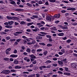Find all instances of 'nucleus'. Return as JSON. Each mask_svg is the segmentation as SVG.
I'll return each instance as SVG.
<instances>
[{
	"instance_id": "44",
	"label": "nucleus",
	"mask_w": 77,
	"mask_h": 77,
	"mask_svg": "<svg viewBox=\"0 0 77 77\" xmlns=\"http://www.w3.org/2000/svg\"><path fill=\"white\" fill-rule=\"evenodd\" d=\"M58 73H59V74H63V72H62L60 71H58Z\"/></svg>"
},
{
	"instance_id": "20",
	"label": "nucleus",
	"mask_w": 77,
	"mask_h": 77,
	"mask_svg": "<svg viewBox=\"0 0 77 77\" xmlns=\"http://www.w3.org/2000/svg\"><path fill=\"white\" fill-rule=\"evenodd\" d=\"M46 20H49V21H51V19L50 17H47L46 18Z\"/></svg>"
},
{
	"instance_id": "62",
	"label": "nucleus",
	"mask_w": 77,
	"mask_h": 77,
	"mask_svg": "<svg viewBox=\"0 0 77 77\" xmlns=\"http://www.w3.org/2000/svg\"><path fill=\"white\" fill-rule=\"evenodd\" d=\"M12 67L11 66H9L8 67V69H12Z\"/></svg>"
},
{
	"instance_id": "15",
	"label": "nucleus",
	"mask_w": 77,
	"mask_h": 77,
	"mask_svg": "<svg viewBox=\"0 0 77 77\" xmlns=\"http://www.w3.org/2000/svg\"><path fill=\"white\" fill-rule=\"evenodd\" d=\"M14 68L15 69H20V68H21V66H15Z\"/></svg>"
},
{
	"instance_id": "50",
	"label": "nucleus",
	"mask_w": 77,
	"mask_h": 77,
	"mask_svg": "<svg viewBox=\"0 0 77 77\" xmlns=\"http://www.w3.org/2000/svg\"><path fill=\"white\" fill-rule=\"evenodd\" d=\"M9 31H10V30L9 29H5V32H9Z\"/></svg>"
},
{
	"instance_id": "52",
	"label": "nucleus",
	"mask_w": 77,
	"mask_h": 77,
	"mask_svg": "<svg viewBox=\"0 0 77 77\" xmlns=\"http://www.w3.org/2000/svg\"><path fill=\"white\" fill-rule=\"evenodd\" d=\"M42 1H39L38 2V4L39 5H41V4H42Z\"/></svg>"
},
{
	"instance_id": "24",
	"label": "nucleus",
	"mask_w": 77,
	"mask_h": 77,
	"mask_svg": "<svg viewBox=\"0 0 77 77\" xmlns=\"http://www.w3.org/2000/svg\"><path fill=\"white\" fill-rule=\"evenodd\" d=\"M10 3L12 5H15V2L14 1H12L10 2Z\"/></svg>"
},
{
	"instance_id": "9",
	"label": "nucleus",
	"mask_w": 77,
	"mask_h": 77,
	"mask_svg": "<svg viewBox=\"0 0 77 77\" xmlns=\"http://www.w3.org/2000/svg\"><path fill=\"white\" fill-rule=\"evenodd\" d=\"M26 51L28 53H30V51H31V50L30 48H27L26 50Z\"/></svg>"
},
{
	"instance_id": "60",
	"label": "nucleus",
	"mask_w": 77,
	"mask_h": 77,
	"mask_svg": "<svg viewBox=\"0 0 77 77\" xmlns=\"http://www.w3.org/2000/svg\"><path fill=\"white\" fill-rule=\"evenodd\" d=\"M65 69L66 71H68V68L67 67H65Z\"/></svg>"
},
{
	"instance_id": "40",
	"label": "nucleus",
	"mask_w": 77,
	"mask_h": 77,
	"mask_svg": "<svg viewBox=\"0 0 77 77\" xmlns=\"http://www.w3.org/2000/svg\"><path fill=\"white\" fill-rule=\"evenodd\" d=\"M46 62L48 63H51V61H50V60H48L46 61Z\"/></svg>"
},
{
	"instance_id": "7",
	"label": "nucleus",
	"mask_w": 77,
	"mask_h": 77,
	"mask_svg": "<svg viewBox=\"0 0 77 77\" xmlns=\"http://www.w3.org/2000/svg\"><path fill=\"white\" fill-rule=\"evenodd\" d=\"M13 23H14V21H11L8 22V23L9 25H12V24H13Z\"/></svg>"
},
{
	"instance_id": "10",
	"label": "nucleus",
	"mask_w": 77,
	"mask_h": 77,
	"mask_svg": "<svg viewBox=\"0 0 77 77\" xmlns=\"http://www.w3.org/2000/svg\"><path fill=\"white\" fill-rule=\"evenodd\" d=\"M58 63L60 65H63V62L60 61H58Z\"/></svg>"
},
{
	"instance_id": "5",
	"label": "nucleus",
	"mask_w": 77,
	"mask_h": 77,
	"mask_svg": "<svg viewBox=\"0 0 77 77\" xmlns=\"http://www.w3.org/2000/svg\"><path fill=\"white\" fill-rule=\"evenodd\" d=\"M67 10H68V11H75V8H67Z\"/></svg>"
},
{
	"instance_id": "59",
	"label": "nucleus",
	"mask_w": 77,
	"mask_h": 77,
	"mask_svg": "<svg viewBox=\"0 0 77 77\" xmlns=\"http://www.w3.org/2000/svg\"><path fill=\"white\" fill-rule=\"evenodd\" d=\"M26 21H31V20H30V19H29V18H28L26 20Z\"/></svg>"
},
{
	"instance_id": "53",
	"label": "nucleus",
	"mask_w": 77,
	"mask_h": 77,
	"mask_svg": "<svg viewBox=\"0 0 77 77\" xmlns=\"http://www.w3.org/2000/svg\"><path fill=\"white\" fill-rule=\"evenodd\" d=\"M23 54H24V55H27L28 54L27 52H24L23 53Z\"/></svg>"
},
{
	"instance_id": "28",
	"label": "nucleus",
	"mask_w": 77,
	"mask_h": 77,
	"mask_svg": "<svg viewBox=\"0 0 77 77\" xmlns=\"http://www.w3.org/2000/svg\"><path fill=\"white\" fill-rule=\"evenodd\" d=\"M16 39H11L10 40V41H11V42H12V41H15Z\"/></svg>"
},
{
	"instance_id": "51",
	"label": "nucleus",
	"mask_w": 77,
	"mask_h": 77,
	"mask_svg": "<svg viewBox=\"0 0 77 77\" xmlns=\"http://www.w3.org/2000/svg\"><path fill=\"white\" fill-rule=\"evenodd\" d=\"M52 65L54 66H57V64H52Z\"/></svg>"
},
{
	"instance_id": "58",
	"label": "nucleus",
	"mask_w": 77,
	"mask_h": 77,
	"mask_svg": "<svg viewBox=\"0 0 77 77\" xmlns=\"http://www.w3.org/2000/svg\"><path fill=\"white\" fill-rule=\"evenodd\" d=\"M58 54H59L60 55H62V54H63V53L62 52H59Z\"/></svg>"
},
{
	"instance_id": "34",
	"label": "nucleus",
	"mask_w": 77,
	"mask_h": 77,
	"mask_svg": "<svg viewBox=\"0 0 77 77\" xmlns=\"http://www.w3.org/2000/svg\"><path fill=\"white\" fill-rule=\"evenodd\" d=\"M10 50H11V48H9L6 50V51H10Z\"/></svg>"
},
{
	"instance_id": "47",
	"label": "nucleus",
	"mask_w": 77,
	"mask_h": 77,
	"mask_svg": "<svg viewBox=\"0 0 77 77\" xmlns=\"http://www.w3.org/2000/svg\"><path fill=\"white\" fill-rule=\"evenodd\" d=\"M61 51L63 52V53H64L65 52V49H62L61 50Z\"/></svg>"
},
{
	"instance_id": "33",
	"label": "nucleus",
	"mask_w": 77,
	"mask_h": 77,
	"mask_svg": "<svg viewBox=\"0 0 77 77\" xmlns=\"http://www.w3.org/2000/svg\"><path fill=\"white\" fill-rule=\"evenodd\" d=\"M4 60H6V61H8V60H9V58H4Z\"/></svg>"
},
{
	"instance_id": "32",
	"label": "nucleus",
	"mask_w": 77,
	"mask_h": 77,
	"mask_svg": "<svg viewBox=\"0 0 77 77\" xmlns=\"http://www.w3.org/2000/svg\"><path fill=\"white\" fill-rule=\"evenodd\" d=\"M11 71L12 72H16V70L14 69L11 70Z\"/></svg>"
},
{
	"instance_id": "13",
	"label": "nucleus",
	"mask_w": 77,
	"mask_h": 77,
	"mask_svg": "<svg viewBox=\"0 0 77 77\" xmlns=\"http://www.w3.org/2000/svg\"><path fill=\"white\" fill-rule=\"evenodd\" d=\"M7 18L8 20H13V17L7 16Z\"/></svg>"
},
{
	"instance_id": "27",
	"label": "nucleus",
	"mask_w": 77,
	"mask_h": 77,
	"mask_svg": "<svg viewBox=\"0 0 77 77\" xmlns=\"http://www.w3.org/2000/svg\"><path fill=\"white\" fill-rule=\"evenodd\" d=\"M27 5L28 6H29V7H32V5L30 4H29V3H27Z\"/></svg>"
},
{
	"instance_id": "54",
	"label": "nucleus",
	"mask_w": 77,
	"mask_h": 77,
	"mask_svg": "<svg viewBox=\"0 0 77 77\" xmlns=\"http://www.w3.org/2000/svg\"><path fill=\"white\" fill-rule=\"evenodd\" d=\"M6 34H7V33L6 32H2V35H5Z\"/></svg>"
},
{
	"instance_id": "63",
	"label": "nucleus",
	"mask_w": 77,
	"mask_h": 77,
	"mask_svg": "<svg viewBox=\"0 0 77 77\" xmlns=\"http://www.w3.org/2000/svg\"><path fill=\"white\" fill-rule=\"evenodd\" d=\"M45 4L46 5H49V4H48V2H46L45 3Z\"/></svg>"
},
{
	"instance_id": "6",
	"label": "nucleus",
	"mask_w": 77,
	"mask_h": 77,
	"mask_svg": "<svg viewBox=\"0 0 77 77\" xmlns=\"http://www.w3.org/2000/svg\"><path fill=\"white\" fill-rule=\"evenodd\" d=\"M24 59L25 60H26L27 62H30V59L28 58L27 57H24Z\"/></svg>"
},
{
	"instance_id": "49",
	"label": "nucleus",
	"mask_w": 77,
	"mask_h": 77,
	"mask_svg": "<svg viewBox=\"0 0 77 77\" xmlns=\"http://www.w3.org/2000/svg\"><path fill=\"white\" fill-rule=\"evenodd\" d=\"M37 62L36 61H34L33 62H32V63H33V64H36Z\"/></svg>"
},
{
	"instance_id": "26",
	"label": "nucleus",
	"mask_w": 77,
	"mask_h": 77,
	"mask_svg": "<svg viewBox=\"0 0 77 77\" xmlns=\"http://www.w3.org/2000/svg\"><path fill=\"white\" fill-rule=\"evenodd\" d=\"M39 45H45V43H39Z\"/></svg>"
},
{
	"instance_id": "25",
	"label": "nucleus",
	"mask_w": 77,
	"mask_h": 77,
	"mask_svg": "<svg viewBox=\"0 0 77 77\" xmlns=\"http://www.w3.org/2000/svg\"><path fill=\"white\" fill-rule=\"evenodd\" d=\"M32 17L33 18H38V16L37 15H33Z\"/></svg>"
},
{
	"instance_id": "16",
	"label": "nucleus",
	"mask_w": 77,
	"mask_h": 77,
	"mask_svg": "<svg viewBox=\"0 0 77 77\" xmlns=\"http://www.w3.org/2000/svg\"><path fill=\"white\" fill-rule=\"evenodd\" d=\"M13 20H19V18L17 17H13Z\"/></svg>"
},
{
	"instance_id": "39",
	"label": "nucleus",
	"mask_w": 77,
	"mask_h": 77,
	"mask_svg": "<svg viewBox=\"0 0 77 77\" xmlns=\"http://www.w3.org/2000/svg\"><path fill=\"white\" fill-rule=\"evenodd\" d=\"M23 44H26V43L27 42V41H26V39L23 40Z\"/></svg>"
},
{
	"instance_id": "46",
	"label": "nucleus",
	"mask_w": 77,
	"mask_h": 77,
	"mask_svg": "<svg viewBox=\"0 0 77 77\" xmlns=\"http://www.w3.org/2000/svg\"><path fill=\"white\" fill-rule=\"evenodd\" d=\"M14 44V45H18V42H15Z\"/></svg>"
},
{
	"instance_id": "29",
	"label": "nucleus",
	"mask_w": 77,
	"mask_h": 77,
	"mask_svg": "<svg viewBox=\"0 0 77 77\" xmlns=\"http://www.w3.org/2000/svg\"><path fill=\"white\" fill-rule=\"evenodd\" d=\"M66 42L67 43H70L71 42V39H69Z\"/></svg>"
},
{
	"instance_id": "3",
	"label": "nucleus",
	"mask_w": 77,
	"mask_h": 77,
	"mask_svg": "<svg viewBox=\"0 0 77 77\" xmlns=\"http://www.w3.org/2000/svg\"><path fill=\"white\" fill-rule=\"evenodd\" d=\"M76 63H73L71 64V65L72 67L73 68H76Z\"/></svg>"
},
{
	"instance_id": "48",
	"label": "nucleus",
	"mask_w": 77,
	"mask_h": 77,
	"mask_svg": "<svg viewBox=\"0 0 77 77\" xmlns=\"http://www.w3.org/2000/svg\"><path fill=\"white\" fill-rule=\"evenodd\" d=\"M46 36L47 38H51V36L49 35H46Z\"/></svg>"
},
{
	"instance_id": "43",
	"label": "nucleus",
	"mask_w": 77,
	"mask_h": 77,
	"mask_svg": "<svg viewBox=\"0 0 77 77\" xmlns=\"http://www.w3.org/2000/svg\"><path fill=\"white\" fill-rule=\"evenodd\" d=\"M38 39H41L42 38V37L41 36H38Z\"/></svg>"
},
{
	"instance_id": "37",
	"label": "nucleus",
	"mask_w": 77,
	"mask_h": 77,
	"mask_svg": "<svg viewBox=\"0 0 77 77\" xmlns=\"http://www.w3.org/2000/svg\"><path fill=\"white\" fill-rule=\"evenodd\" d=\"M47 47H49L50 46H52V45L51 44L49 43L47 45Z\"/></svg>"
},
{
	"instance_id": "21",
	"label": "nucleus",
	"mask_w": 77,
	"mask_h": 77,
	"mask_svg": "<svg viewBox=\"0 0 77 77\" xmlns=\"http://www.w3.org/2000/svg\"><path fill=\"white\" fill-rule=\"evenodd\" d=\"M49 2H51V3H54L56 2V0H49Z\"/></svg>"
},
{
	"instance_id": "56",
	"label": "nucleus",
	"mask_w": 77,
	"mask_h": 77,
	"mask_svg": "<svg viewBox=\"0 0 77 77\" xmlns=\"http://www.w3.org/2000/svg\"><path fill=\"white\" fill-rule=\"evenodd\" d=\"M14 54H16L17 53V50L15 49L14 51Z\"/></svg>"
},
{
	"instance_id": "4",
	"label": "nucleus",
	"mask_w": 77,
	"mask_h": 77,
	"mask_svg": "<svg viewBox=\"0 0 77 77\" xmlns=\"http://www.w3.org/2000/svg\"><path fill=\"white\" fill-rule=\"evenodd\" d=\"M11 57H18V55L15 54H12L10 55Z\"/></svg>"
},
{
	"instance_id": "55",
	"label": "nucleus",
	"mask_w": 77,
	"mask_h": 77,
	"mask_svg": "<svg viewBox=\"0 0 77 77\" xmlns=\"http://www.w3.org/2000/svg\"><path fill=\"white\" fill-rule=\"evenodd\" d=\"M27 32H31V30L28 29L26 30Z\"/></svg>"
},
{
	"instance_id": "17",
	"label": "nucleus",
	"mask_w": 77,
	"mask_h": 77,
	"mask_svg": "<svg viewBox=\"0 0 77 77\" xmlns=\"http://www.w3.org/2000/svg\"><path fill=\"white\" fill-rule=\"evenodd\" d=\"M63 35H64V34H63V33H58V36H63Z\"/></svg>"
},
{
	"instance_id": "57",
	"label": "nucleus",
	"mask_w": 77,
	"mask_h": 77,
	"mask_svg": "<svg viewBox=\"0 0 77 77\" xmlns=\"http://www.w3.org/2000/svg\"><path fill=\"white\" fill-rule=\"evenodd\" d=\"M63 2L65 3H69L68 1H64Z\"/></svg>"
},
{
	"instance_id": "2",
	"label": "nucleus",
	"mask_w": 77,
	"mask_h": 77,
	"mask_svg": "<svg viewBox=\"0 0 77 77\" xmlns=\"http://www.w3.org/2000/svg\"><path fill=\"white\" fill-rule=\"evenodd\" d=\"M23 32H15L14 33V35L15 36H18V34H21Z\"/></svg>"
},
{
	"instance_id": "35",
	"label": "nucleus",
	"mask_w": 77,
	"mask_h": 77,
	"mask_svg": "<svg viewBox=\"0 0 77 77\" xmlns=\"http://www.w3.org/2000/svg\"><path fill=\"white\" fill-rule=\"evenodd\" d=\"M36 41H35L34 40L32 41V42L31 43L32 44H35Z\"/></svg>"
},
{
	"instance_id": "64",
	"label": "nucleus",
	"mask_w": 77,
	"mask_h": 77,
	"mask_svg": "<svg viewBox=\"0 0 77 77\" xmlns=\"http://www.w3.org/2000/svg\"><path fill=\"white\" fill-rule=\"evenodd\" d=\"M53 77H57V75H54L52 76Z\"/></svg>"
},
{
	"instance_id": "14",
	"label": "nucleus",
	"mask_w": 77,
	"mask_h": 77,
	"mask_svg": "<svg viewBox=\"0 0 77 77\" xmlns=\"http://www.w3.org/2000/svg\"><path fill=\"white\" fill-rule=\"evenodd\" d=\"M58 17V18H60V14H58L57 15L55 14L54 16V17Z\"/></svg>"
},
{
	"instance_id": "41",
	"label": "nucleus",
	"mask_w": 77,
	"mask_h": 77,
	"mask_svg": "<svg viewBox=\"0 0 77 77\" xmlns=\"http://www.w3.org/2000/svg\"><path fill=\"white\" fill-rule=\"evenodd\" d=\"M21 40V39H17L16 40V41L17 42H20V41Z\"/></svg>"
},
{
	"instance_id": "8",
	"label": "nucleus",
	"mask_w": 77,
	"mask_h": 77,
	"mask_svg": "<svg viewBox=\"0 0 77 77\" xmlns=\"http://www.w3.org/2000/svg\"><path fill=\"white\" fill-rule=\"evenodd\" d=\"M29 56L33 59H36V56H34L33 54H31L29 55Z\"/></svg>"
},
{
	"instance_id": "22",
	"label": "nucleus",
	"mask_w": 77,
	"mask_h": 77,
	"mask_svg": "<svg viewBox=\"0 0 77 77\" xmlns=\"http://www.w3.org/2000/svg\"><path fill=\"white\" fill-rule=\"evenodd\" d=\"M42 50L41 49H38L37 50V52H40V51H42Z\"/></svg>"
},
{
	"instance_id": "36",
	"label": "nucleus",
	"mask_w": 77,
	"mask_h": 77,
	"mask_svg": "<svg viewBox=\"0 0 77 77\" xmlns=\"http://www.w3.org/2000/svg\"><path fill=\"white\" fill-rule=\"evenodd\" d=\"M31 51L32 53H35V49H32L31 50Z\"/></svg>"
},
{
	"instance_id": "61",
	"label": "nucleus",
	"mask_w": 77,
	"mask_h": 77,
	"mask_svg": "<svg viewBox=\"0 0 77 77\" xmlns=\"http://www.w3.org/2000/svg\"><path fill=\"white\" fill-rule=\"evenodd\" d=\"M66 11H65V10H62L61 11V12H62V13H65V12H66Z\"/></svg>"
},
{
	"instance_id": "11",
	"label": "nucleus",
	"mask_w": 77,
	"mask_h": 77,
	"mask_svg": "<svg viewBox=\"0 0 77 77\" xmlns=\"http://www.w3.org/2000/svg\"><path fill=\"white\" fill-rule=\"evenodd\" d=\"M63 74H64V75H68V76L71 75V74L68 72L64 73Z\"/></svg>"
},
{
	"instance_id": "12",
	"label": "nucleus",
	"mask_w": 77,
	"mask_h": 77,
	"mask_svg": "<svg viewBox=\"0 0 77 77\" xmlns=\"http://www.w3.org/2000/svg\"><path fill=\"white\" fill-rule=\"evenodd\" d=\"M14 63L15 64H18V61L17 60H15L14 62Z\"/></svg>"
},
{
	"instance_id": "31",
	"label": "nucleus",
	"mask_w": 77,
	"mask_h": 77,
	"mask_svg": "<svg viewBox=\"0 0 77 77\" xmlns=\"http://www.w3.org/2000/svg\"><path fill=\"white\" fill-rule=\"evenodd\" d=\"M6 39L7 40H9V39H11V38H10V37L9 36H7L6 37Z\"/></svg>"
},
{
	"instance_id": "18",
	"label": "nucleus",
	"mask_w": 77,
	"mask_h": 77,
	"mask_svg": "<svg viewBox=\"0 0 77 77\" xmlns=\"http://www.w3.org/2000/svg\"><path fill=\"white\" fill-rule=\"evenodd\" d=\"M35 76V74H33L29 76L28 77H34Z\"/></svg>"
},
{
	"instance_id": "1",
	"label": "nucleus",
	"mask_w": 77,
	"mask_h": 77,
	"mask_svg": "<svg viewBox=\"0 0 77 77\" xmlns=\"http://www.w3.org/2000/svg\"><path fill=\"white\" fill-rule=\"evenodd\" d=\"M11 72V71L8 70H4L3 71L1 72L2 74H8Z\"/></svg>"
},
{
	"instance_id": "30",
	"label": "nucleus",
	"mask_w": 77,
	"mask_h": 77,
	"mask_svg": "<svg viewBox=\"0 0 77 77\" xmlns=\"http://www.w3.org/2000/svg\"><path fill=\"white\" fill-rule=\"evenodd\" d=\"M33 24V22L28 23H27V25H28V26H29V25H32V24Z\"/></svg>"
},
{
	"instance_id": "23",
	"label": "nucleus",
	"mask_w": 77,
	"mask_h": 77,
	"mask_svg": "<svg viewBox=\"0 0 77 77\" xmlns=\"http://www.w3.org/2000/svg\"><path fill=\"white\" fill-rule=\"evenodd\" d=\"M20 24H26V22L23 21H21L20 22Z\"/></svg>"
},
{
	"instance_id": "38",
	"label": "nucleus",
	"mask_w": 77,
	"mask_h": 77,
	"mask_svg": "<svg viewBox=\"0 0 77 77\" xmlns=\"http://www.w3.org/2000/svg\"><path fill=\"white\" fill-rule=\"evenodd\" d=\"M14 24L15 26H17V25H18V24H19V23L18 22H15Z\"/></svg>"
},
{
	"instance_id": "45",
	"label": "nucleus",
	"mask_w": 77,
	"mask_h": 77,
	"mask_svg": "<svg viewBox=\"0 0 77 77\" xmlns=\"http://www.w3.org/2000/svg\"><path fill=\"white\" fill-rule=\"evenodd\" d=\"M48 52H47V51H45V52H44V55H46V54H47Z\"/></svg>"
},
{
	"instance_id": "19",
	"label": "nucleus",
	"mask_w": 77,
	"mask_h": 77,
	"mask_svg": "<svg viewBox=\"0 0 77 77\" xmlns=\"http://www.w3.org/2000/svg\"><path fill=\"white\" fill-rule=\"evenodd\" d=\"M15 11H23V10L17 8L15 9Z\"/></svg>"
},
{
	"instance_id": "42",
	"label": "nucleus",
	"mask_w": 77,
	"mask_h": 77,
	"mask_svg": "<svg viewBox=\"0 0 77 77\" xmlns=\"http://www.w3.org/2000/svg\"><path fill=\"white\" fill-rule=\"evenodd\" d=\"M49 40L50 42H51L53 41V39L52 38H49Z\"/></svg>"
}]
</instances>
